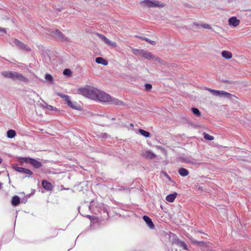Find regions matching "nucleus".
Returning a JSON list of instances; mask_svg holds the SVG:
<instances>
[{
    "instance_id": "4468645a",
    "label": "nucleus",
    "mask_w": 251,
    "mask_h": 251,
    "mask_svg": "<svg viewBox=\"0 0 251 251\" xmlns=\"http://www.w3.org/2000/svg\"><path fill=\"white\" fill-rule=\"evenodd\" d=\"M142 156L145 158L151 159L156 157V154L151 151H146L143 153Z\"/></svg>"
},
{
    "instance_id": "72a5a7b5",
    "label": "nucleus",
    "mask_w": 251,
    "mask_h": 251,
    "mask_svg": "<svg viewBox=\"0 0 251 251\" xmlns=\"http://www.w3.org/2000/svg\"><path fill=\"white\" fill-rule=\"evenodd\" d=\"M107 45L113 47H116L117 46V44L115 42H112L110 40H109V42Z\"/></svg>"
},
{
    "instance_id": "e433bc0d",
    "label": "nucleus",
    "mask_w": 251,
    "mask_h": 251,
    "mask_svg": "<svg viewBox=\"0 0 251 251\" xmlns=\"http://www.w3.org/2000/svg\"><path fill=\"white\" fill-rule=\"evenodd\" d=\"M191 241L192 243L196 244L198 247V243L200 242L197 241L193 239H191Z\"/></svg>"
},
{
    "instance_id": "c756f323",
    "label": "nucleus",
    "mask_w": 251,
    "mask_h": 251,
    "mask_svg": "<svg viewBox=\"0 0 251 251\" xmlns=\"http://www.w3.org/2000/svg\"><path fill=\"white\" fill-rule=\"evenodd\" d=\"M204 138L208 140H212L214 139V137L209 135L208 133H203Z\"/></svg>"
},
{
    "instance_id": "4c0bfd02",
    "label": "nucleus",
    "mask_w": 251,
    "mask_h": 251,
    "mask_svg": "<svg viewBox=\"0 0 251 251\" xmlns=\"http://www.w3.org/2000/svg\"><path fill=\"white\" fill-rule=\"evenodd\" d=\"M46 105H47V109H48L49 110H53L54 107L52 106H51V105H48L47 104H46Z\"/></svg>"
},
{
    "instance_id": "412c9836",
    "label": "nucleus",
    "mask_w": 251,
    "mask_h": 251,
    "mask_svg": "<svg viewBox=\"0 0 251 251\" xmlns=\"http://www.w3.org/2000/svg\"><path fill=\"white\" fill-rule=\"evenodd\" d=\"M96 62L98 64L103 65H107L108 64L107 61L101 57H97L96 58Z\"/></svg>"
},
{
    "instance_id": "7c9ffc66",
    "label": "nucleus",
    "mask_w": 251,
    "mask_h": 251,
    "mask_svg": "<svg viewBox=\"0 0 251 251\" xmlns=\"http://www.w3.org/2000/svg\"><path fill=\"white\" fill-rule=\"evenodd\" d=\"M45 79L49 81L50 83H52L53 78L52 76L50 74H47L45 77Z\"/></svg>"
},
{
    "instance_id": "58836bf2",
    "label": "nucleus",
    "mask_w": 251,
    "mask_h": 251,
    "mask_svg": "<svg viewBox=\"0 0 251 251\" xmlns=\"http://www.w3.org/2000/svg\"><path fill=\"white\" fill-rule=\"evenodd\" d=\"M0 32L2 33H6V28L0 27Z\"/></svg>"
},
{
    "instance_id": "dca6fc26",
    "label": "nucleus",
    "mask_w": 251,
    "mask_h": 251,
    "mask_svg": "<svg viewBox=\"0 0 251 251\" xmlns=\"http://www.w3.org/2000/svg\"><path fill=\"white\" fill-rule=\"evenodd\" d=\"M42 185L45 189L48 191L51 190L53 188L52 184L46 180H43L42 181Z\"/></svg>"
},
{
    "instance_id": "f704fd0d",
    "label": "nucleus",
    "mask_w": 251,
    "mask_h": 251,
    "mask_svg": "<svg viewBox=\"0 0 251 251\" xmlns=\"http://www.w3.org/2000/svg\"><path fill=\"white\" fill-rule=\"evenodd\" d=\"M145 87L147 90H150L152 88V86L150 84L146 83L145 85Z\"/></svg>"
},
{
    "instance_id": "39448f33",
    "label": "nucleus",
    "mask_w": 251,
    "mask_h": 251,
    "mask_svg": "<svg viewBox=\"0 0 251 251\" xmlns=\"http://www.w3.org/2000/svg\"><path fill=\"white\" fill-rule=\"evenodd\" d=\"M19 162L23 164L28 163L32 165L34 168L38 169L42 166V163L38 160L28 157H20L18 158Z\"/></svg>"
},
{
    "instance_id": "f257e3e1",
    "label": "nucleus",
    "mask_w": 251,
    "mask_h": 251,
    "mask_svg": "<svg viewBox=\"0 0 251 251\" xmlns=\"http://www.w3.org/2000/svg\"><path fill=\"white\" fill-rule=\"evenodd\" d=\"M98 98L96 99V100H98L100 101L103 102H108L111 104H115L117 105H122L123 102L115 98H112L108 94L101 92L99 90L98 94Z\"/></svg>"
},
{
    "instance_id": "37998d69",
    "label": "nucleus",
    "mask_w": 251,
    "mask_h": 251,
    "mask_svg": "<svg viewBox=\"0 0 251 251\" xmlns=\"http://www.w3.org/2000/svg\"><path fill=\"white\" fill-rule=\"evenodd\" d=\"M2 159L0 157V164L2 162Z\"/></svg>"
},
{
    "instance_id": "393cba45",
    "label": "nucleus",
    "mask_w": 251,
    "mask_h": 251,
    "mask_svg": "<svg viewBox=\"0 0 251 251\" xmlns=\"http://www.w3.org/2000/svg\"><path fill=\"white\" fill-rule=\"evenodd\" d=\"M16 136V132L13 129H10L7 132V136L9 138H13Z\"/></svg>"
},
{
    "instance_id": "0eeeda50",
    "label": "nucleus",
    "mask_w": 251,
    "mask_h": 251,
    "mask_svg": "<svg viewBox=\"0 0 251 251\" xmlns=\"http://www.w3.org/2000/svg\"><path fill=\"white\" fill-rule=\"evenodd\" d=\"M51 34L55 38L57 39L60 41L65 42L70 41L69 39L66 37L62 32L58 29H55L54 30H51L50 31Z\"/></svg>"
},
{
    "instance_id": "2eb2a0df",
    "label": "nucleus",
    "mask_w": 251,
    "mask_h": 251,
    "mask_svg": "<svg viewBox=\"0 0 251 251\" xmlns=\"http://www.w3.org/2000/svg\"><path fill=\"white\" fill-rule=\"evenodd\" d=\"M143 219L150 228L153 229L154 228V226L149 217L145 215L143 216Z\"/></svg>"
},
{
    "instance_id": "aec40b11",
    "label": "nucleus",
    "mask_w": 251,
    "mask_h": 251,
    "mask_svg": "<svg viewBox=\"0 0 251 251\" xmlns=\"http://www.w3.org/2000/svg\"><path fill=\"white\" fill-rule=\"evenodd\" d=\"M178 173L182 176H186L189 174L188 171L187 169L183 168H181L179 169Z\"/></svg>"
},
{
    "instance_id": "7ed1b4c3",
    "label": "nucleus",
    "mask_w": 251,
    "mask_h": 251,
    "mask_svg": "<svg viewBox=\"0 0 251 251\" xmlns=\"http://www.w3.org/2000/svg\"><path fill=\"white\" fill-rule=\"evenodd\" d=\"M1 74L4 77L11 78L14 80H19L24 82H26L28 81L26 77L18 72L4 71L2 72Z\"/></svg>"
},
{
    "instance_id": "c03bdc74",
    "label": "nucleus",
    "mask_w": 251,
    "mask_h": 251,
    "mask_svg": "<svg viewBox=\"0 0 251 251\" xmlns=\"http://www.w3.org/2000/svg\"><path fill=\"white\" fill-rule=\"evenodd\" d=\"M130 126H133V124H130Z\"/></svg>"
},
{
    "instance_id": "f3484780",
    "label": "nucleus",
    "mask_w": 251,
    "mask_h": 251,
    "mask_svg": "<svg viewBox=\"0 0 251 251\" xmlns=\"http://www.w3.org/2000/svg\"><path fill=\"white\" fill-rule=\"evenodd\" d=\"M144 58L151 60V59H154L155 57L151 52L148 51L147 50H144L143 53L142 54V56Z\"/></svg>"
},
{
    "instance_id": "a211bd4d",
    "label": "nucleus",
    "mask_w": 251,
    "mask_h": 251,
    "mask_svg": "<svg viewBox=\"0 0 251 251\" xmlns=\"http://www.w3.org/2000/svg\"><path fill=\"white\" fill-rule=\"evenodd\" d=\"M176 243L177 245H178L180 247L182 248L184 250L188 251V250L187 249V246L184 242L180 240L179 239H177L176 241Z\"/></svg>"
},
{
    "instance_id": "473e14b6",
    "label": "nucleus",
    "mask_w": 251,
    "mask_h": 251,
    "mask_svg": "<svg viewBox=\"0 0 251 251\" xmlns=\"http://www.w3.org/2000/svg\"><path fill=\"white\" fill-rule=\"evenodd\" d=\"M97 35L98 36L99 38H100L103 41H104V40H105L106 38V37H105L103 35L100 33H97Z\"/></svg>"
},
{
    "instance_id": "1a4fd4ad",
    "label": "nucleus",
    "mask_w": 251,
    "mask_h": 251,
    "mask_svg": "<svg viewBox=\"0 0 251 251\" xmlns=\"http://www.w3.org/2000/svg\"><path fill=\"white\" fill-rule=\"evenodd\" d=\"M10 44H12V46H15L21 49H23L25 50H30L29 48H28L25 44L21 42L20 41L15 38L11 39Z\"/></svg>"
},
{
    "instance_id": "b1692460",
    "label": "nucleus",
    "mask_w": 251,
    "mask_h": 251,
    "mask_svg": "<svg viewBox=\"0 0 251 251\" xmlns=\"http://www.w3.org/2000/svg\"><path fill=\"white\" fill-rule=\"evenodd\" d=\"M132 50L133 53L135 55H138V56H142V54L143 53V52L144 50L135 49H133V48L132 49Z\"/></svg>"
},
{
    "instance_id": "6ab92c4d",
    "label": "nucleus",
    "mask_w": 251,
    "mask_h": 251,
    "mask_svg": "<svg viewBox=\"0 0 251 251\" xmlns=\"http://www.w3.org/2000/svg\"><path fill=\"white\" fill-rule=\"evenodd\" d=\"M176 196H177L176 193L171 194L168 195L166 197V199L168 201L170 202H173L175 201Z\"/></svg>"
},
{
    "instance_id": "423d86ee",
    "label": "nucleus",
    "mask_w": 251,
    "mask_h": 251,
    "mask_svg": "<svg viewBox=\"0 0 251 251\" xmlns=\"http://www.w3.org/2000/svg\"><path fill=\"white\" fill-rule=\"evenodd\" d=\"M206 89L215 96H219L220 97H224L228 99L231 98L232 95L224 91L216 90L210 88H206Z\"/></svg>"
},
{
    "instance_id": "4be33fe9",
    "label": "nucleus",
    "mask_w": 251,
    "mask_h": 251,
    "mask_svg": "<svg viewBox=\"0 0 251 251\" xmlns=\"http://www.w3.org/2000/svg\"><path fill=\"white\" fill-rule=\"evenodd\" d=\"M20 202V198L18 196H15L12 198L11 203L13 206L18 205Z\"/></svg>"
},
{
    "instance_id": "2f4dec72",
    "label": "nucleus",
    "mask_w": 251,
    "mask_h": 251,
    "mask_svg": "<svg viewBox=\"0 0 251 251\" xmlns=\"http://www.w3.org/2000/svg\"><path fill=\"white\" fill-rule=\"evenodd\" d=\"M71 74V71L70 69H65L63 71V74L65 75H70Z\"/></svg>"
},
{
    "instance_id": "5701e85b",
    "label": "nucleus",
    "mask_w": 251,
    "mask_h": 251,
    "mask_svg": "<svg viewBox=\"0 0 251 251\" xmlns=\"http://www.w3.org/2000/svg\"><path fill=\"white\" fill-rule=\"evenodd\" d=\"M222 55L226 59H230L232 56L231 52L226 50L223 51L222 52Z\"/></svg>"
},
{
    "instance_id": "ea45409f",
    "label": "nucleus",
    "mask_w": 251,
    "mask_h": 251,
    "mask_svg": "<svg viewBox=\"0 0 251 251\" xmlns=\"http://www.w3.org/2000/svg\"><path fill=\"white\" fill-rule=\"evenodd\" d=\"M106 44H108V43L109 42V40L106 37L105 38V40H104V41H103Z\"/></svg>"
},
{
    "instance_id": "6e6552de",
    "label": "nucleus",
    "mask_w": 251,
    "mask_h": 251,
    "mask_svg": "<svg viewBox=\"0 0 251 251\" xmlns=\"http://www.w3.org/2000/svg\"><path fill=\"white\" fill-rule=\"evenodd\" d=\"M60 96L62 98L64 99L67 104L70 107H71L74 109H76V110H78L80 109V105L77 104L76 102H72L69 96L65 95H60Z\"/></svg>"
},
{
    "instance_id": "20e7f679",
    "label": "nucleus",
    "mask_w": 251,
    "mask_h": 251,
    "mask_svg": "<svg viewBox=\"0 0 251 251\" xmlns=\"http://www.w3.org/2000/svg\"><path fill=\"white\" fill-rule=\"evenodd\" d=\"M140 4L142 7L148 8L163 7L165 4L157 0H144L140 2Z\"/></svg>"
},
{
    "instance_id": "ddd939ff",
    "label": "nucleus",
    "mask_w": 251,
    "mask_h": 251,
    "mask_svg": "<svg viewBox=\"0 0 251 251\" xmlns=\"http://www.w3.org/2000/svg\"><path fill=\"white\" fill-rule=\"evenodd\" d=\"M240 24V20L237 19L236 17H231L228 20V24L230 26L236 27Z\"/></svg>"
},
{
    "instance_id": "c9c22d12",
    "label": "nucleus",
    "mask_w": 251,
    "mask_h": 251,
    "mask_svg": "<svg viewBox=\"0 0 251 251\" xmlns=\"http://www.w3.org/2000/svg\"><path fill=\"white\" fill-rule=\"evenodd\" d=\"M105 117H106L107 118L111 119L112 121H115L116 119L114 117H111L108 114H106L105 115Z\"/></svg>"
},
{
    "instance_id": "a878e982",
    "label": "nucleus",
    "mask_w": 251,
    "mask_h": 251,
    "mask_svg": "<svg viewBox=\"0 0 251 251\" xmlns=\"http://www.w3.org/2000/svg\"><path fill=\"white\" fill-rule=\"evenodd\" d=\"M139 132L142 135L145 137H149L150 135V133L148 131H145L142 129H139Z\"/></svg>"
},
{
    "instance_id": "79ce46f5",
    "label": "nucleus",
    "mask_w": 251,
    "mask_h": 251,
    "mask_svg": "<svg viewBox=\"0 0 251 251\" xmlns=\"http://www.w3.org/2000/svg\"><path fill=\"white\" fill-rule=\"evenodd\" d=\"M155 59V60L159 62H161V61H162L161 59L159 58H157V57H155L154 58Z\"/></svg>"
},
{
    "instance_id": "f03ea898",
    "label": "nucleus",
    "mask_w": 251,
    "mask_h": 251,
    "mask_svg": "<svg viewBox=\"0 0 251 251\" xmlns=\"http://www.w3.org/2000/svg\"><path fill=\"white\" fill-rule=\"evenodd\" d=\"M99 90L93 86H86L78 89L79 94L92 100H96L98 97Z\"/></svg>"
},
{
    "instance_id": "9b49d317",
    "label": "nucleus",
    "mask_w": 251,
    "mask_h": 251,
    "mask_svg": "<svg viewBox=\"0 0 251 251\" xmlns=\"http://www.w3.org/2000/svg\"><path fill=\"white\" fill-rule=\"evenodd\" d=\"M191 27L193 29H199L201 27L207 29H211L209 25L198 22L192 23V24L191 25Z\"/></svg>"
},
{
    "instance_id": "f8f14e48",
    "label": "nucleus",
    "mask_w": 251,
    "mask_h": 251,
    "mask_svg": "<svg viewBox=\"0 0 251 251\" xmlns=\"http://www.w3.org/2000/svg\"><path fill=\"white\" fill-rule=\"evenodd\" d=\"M14 169L21 173L25 174L31 176L33 174L31 171L28 169H25L23 167H14Z\"/></svg>"
},
{
    "instance_id": "cd10ccee",
    "label": "nucleus",
    "mask_w": 251,
    "mask_h": 251,
    "mask_svg": "<svg viewBox=\"0 0 251 251\" xmlns=\"http://www.w3.org/2000/svg\"><path fill=\"white\" fill-rule=\"evenodd\" d=\"M185 162L187 163L191 164L192 165H200L201 163L199 162H198L197 160L195 159L193 160H185Z\"/></svg>"
},
{
    "instance_id": "9d476101",
    "label": "nucleus",
    "mask_w": 251,
    "mask_h": 251,
    "mask_svg": "<svg viewBox=\"0 0 251 251\" xmlns=\"http://www.w3.org/2000/svg\"><path fill=\"white\" fill-rule=\"evenodd\" d=\"M213 244L210 242H200L198 243V247L200 248L201 251H211Z\"/></svg>"
},
{
    "instance_id": "c85d7f7f",
    "label": "nucleus",
    "mask_w": 251,
    "mask_h": 251,
    "mask_svg": "<svg viewBox=\"0 0 251 251\" xmlns=\"http://www.w3.org/2000/svg\"><path fill=\"white\" fill-rule=\"evenodd\" d=\"M140 38H141L143 40H144L145 41H146L147 42H149V43H150L152 45H155L156 44V42L154 41H152V40H151L146 37H141Z\"/></svg>"
},
{
    "instance_id": "a19ab883",
    "label": "nucleus",
    "mask_w": 251,
    "mask_h": 251,
    "mask_svg": "<svg viewBox=\"0 0 251 251\" xmlns=\"http://www.w3.org/2000/svg\"><path fill=\"white\" fill-rule=\"evenodd\" d=\"M101 137L103 138H106L107 137V134L106 133H102Z\"/></svg>"
},
{
    "instance_id": "bb28decb",
    "label": "nucleus",
    "mask_w": 251,
    "mask_h": 251,
    "mask_svg": "<svg viewBox=\"0 0 251 251\" xmlns=\"http://www.w3.org/2000/svg\"><path fill=\"white\" fill-rule=\"evenodd\" d=\"M191 110L193 114H195L197 117L201 116V113L198 108L193 107L191 109Z\"/></svg>"
}]
</instances>
